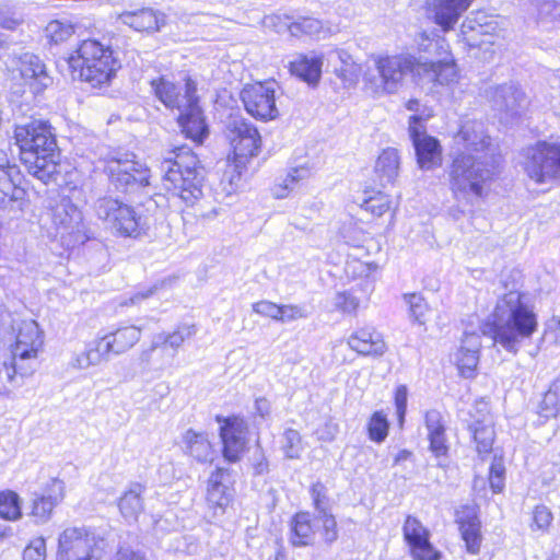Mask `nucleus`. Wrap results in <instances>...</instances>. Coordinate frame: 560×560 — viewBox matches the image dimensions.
I'll return each mask as SVG.
<instances>
[{"mask_svg": "<svg viewBox=\"0 0 560 560\" xmlns=\"http://www.w3.org/2000/svg\"><path fill=\"white\" fill-rule=\"evenodd\" d=\"M12 139L20 162L32 176L44 184L57 180L62 160L56 130L48 119L32 117L14 125Z\"/></svg>", "mask_w": 560, "mask_h": 560, "instance_id": "f257e3e1", "label": "nucleus"}, {"mask_svg": "<svg viewBox=\"0 0 560 560\" xmlns=\"http://www.w3.org/2000/svg\"><path fill=\"white\" fill-rule=\"evenodd\" d=\"M538 315L525 303V293L512 290L500 295L491 317L483 325V334L508 352L516 354L523 340L532 339L538 331Z\"/></svg>", "mask_w": 560, "mask_h": 560, "instance_id": "f03ea898", "label": "nucleus"}, {"mask_svg": "<svg viewBox=\"0 0 560 560\" xmlns=\"http://www.w3.org/2000/svg\"><path fill=\"white\" fill-rule=\"evenodd\" d=\"M66 62L73 79L97 92L108 90L122 68L115 47L96 37L80 39Z\"/></svg>", "mask_w": 560, "mask_h": 560, "instance_id": "7ed1b4c3", "label": "nucleus"}, {"mask_svg": "<svg viewBox=\"0 0 560 560\" xmlns=\"http://www.w3.org/2000/svg\"><path fill=\"white\" fill-rule=\"evenodd\" d=\"M161 182L165 192L194 206L203 195L205 167L199 154L188 144L173 145L161 161Z\"/></svg>", "mask_w": 560, "mask_h": 560, "instance_id": "20e7f679", "label": "nucleus"}, {"mask_svg": "<svg viewBox=\"0 0 560 560\" xmlns=\"http://www.w3.org/2000/svg\"><path fill=\"white\" fill-rule=\"evenodd\" d=\"M13 330L14 339L9 346L10 357L0 363V394L7 392L8 385L15 380L33 375V363L45 350V331L35 319H21Z\"/></svg>", "mask_w": 560, "mask_h": 560, "instance_id": "39448f33", "label": "nucleus"}, {"mask_svg": "<svg viewBox=\"0 0 560 560\" xmlns=\"http://www.w3.org/2000/svg\"><path fill=\"white\" fill-rule=\"evenodd\" d=\"M339 524L334 513L294 512L288 521V541L292 548L330 547L339 538Z\"/></svg>", "mask_w": 560, "mask_h": 560, "instance_id": "423d86ee", "label": "nucleus"}, {"mask_svg": "<svg viewBox=\"0 0 560 560\" xmlns=\"http://www.w3.org/2000/svg\"><path fill=\"white\" fill-rule=\"evenodd\" d=\"M382 250L381 242L373 236H365L347 256L343 273L348 282H358L359 291L365 301L370 300L374 289L375 276L381 266L373 256Z\"/></svg>", "mask_w": 560, "mask_h": 560, "instance_id": "0eeeda50", "label": "nucleus"}, {"mask_svg": "<svg viewBox=\"0 0 560 560\" xmlns=\"http://www.w3.org/2000/svg\"><path fill=\"white\" fill-rule=\"evenodd\" d=\"M96 212L97 218L118 237L137 240L147 234L148 224L142 214L117 198L100 199Z\"/></svg>", "mask_w": 560, "mask_h": 560, "instance_id": "6e6552de", "label": "nucleus"}, {"mask_svg": "<svg viewBox=\"0 0 560 560\" xmlns=\"http://www.w3.org/2000/svg\"><path fill=\"white\" fill-rule=\"evenodd\" d=\"M225 137L230 148L226 161L240 175L250 160L259 154L261 136L254 124L242 118L226 127Z\"/></svg>", "mask_w": 560, "mask_h": 560, "instance_id": "1a4fd4ad", "label": "nucleus"}, {"mask_svg": "<svg viewBox=\"0 0 560 560\" xmlns=\"http://www.w3.org/2000/svg\"><path fill=\"white\" fill-rule=\"evenodd\" d=\"M279 83L273 78L245 83L240 91V100L245 112L255 120L268 122L280 117L277 105Z\"/></svg>", "mask_w": 560, "mask_h": 560, "instance_id": "9d476101", "label": "nucleus"}, {"mask_svg": "<svg viewBox=\"0 0 560 560\" xmlns=\"http://www.w3.org/2000/svg\"><path fill=\"white\" fill-rule=\"evenodd\" d=\"M140 339V327L132 324L120 325L95 338L84 354L89 364H97L109 355H119L129 351Z\"/></svg>", "mask_w": 560, "mask_h": 560, "instance_id": "9b49d317", "label": "nucleus"}, {"mask_svg": "<svg viewBox=\"0 0 560 560\" xmlns=\"http://www.w3.org/2000/svg\"><path fill=\"white\" fill-rule=\"evenodd\" d=\"M450 189L454 197L471 191L477 197H483V184L492 176H483V170L477 159L468 153H458L450 164Z\"/></svg>", "mask_w": 560, "mask_h": 560, "instance_id": "f8f14e48", "label": "nucleus"}, {"mask_svg": "<svg viewBox=\"0 0 560 560\" xmlns=\"http://www.w3.org/2000/svg\"><path fill=\"white\" fill-rule=\"evenodd\" d=\"M219 423L221 455L225 463H240L248 452V423L241 415L215 416Z\"/></svg>", "mask_w": 560, "mask_h": 560, "instance_id": "ddd939ff", "label": "nucleus"}, {"mask_svg": "<svg viewBox=\"0 0 560 560\" xmlns=\"http://www.w3.org/2000/svg\"><path fill=\"white\" fill-rule=\"evenodd\" d=\"M101 539L84 527L66 528L58 539L57 560H101Z\"/></svg>", "mask_w": 560, "mask_h": 560, "instance_id": "4468645a", "label": "nucleus"}, {"mask_svg": "<svg viewBox=\"0 0 560 560\" xmlns=\"http://www.w3.org/2000/svg\"><path fill=\"white\" fill-rule=\"evenodd\" d=\"M153 95L168 110H178L187 103L199 97L198 83L190 74H185L180 81H174L162 74L150 81Z\"/></svg>", "mask_w": 560, "mask_h": 560, "instance_id": "2eb2a0df", "label": "nucleus"}, {"mask_svg": "<svg viewBox=\"0 0 560 560\" xmlns=\"http://www.w3.org/2000/svg\"><path fill=\"white\" fill-rule=\"evenodd\" d=\"M523 168L536 184L558 177L560 175V143L540 140L530 145Z\"/></svg>", "mask_w": 560, "mask_h": 560, "instance_id": "dca6fc26", "label": "nucleus"}, {"mask_svg": "<svg viewBox=\"0 0 560 560\" xmlns=\"http://www.w3.org/2000/svg\"><path fill=\"white\" fill-rule=\"evenodd\" d=\"M432 116V113H429L424 118L412 115L408 120V132L415 149L416 161L422 170H434L443 163V148L440 140L428 135L422 124L424 119Z\"/></svg>", "mask_w": 560, "mask_h": 560, "instance_id": "f3484780", "label": "nucleus"}, {"mask_svg": "<svg viewBox=\"0 0 560 560\" xmlns=\"http://www.w3.org/2000/svg\"><path fill=\"white\" fill-rule=\"evenodd\" d=\"M402 539L412 560H441L443 552L431 540V530L416 515H407L401 527Z\"/></svg>", "mask_w": 560, "mask_h": 560, "instance_id": "a211bd4d", "label": "nucleus"}, {"mask_svg": "<svg viewBox=\"0 0 560 560\" xmlns=\"http://www.w3.org/2000/svg\"><path fill=\"white\" fill-rule=\"evenodd\" d=\"M109 183L119 191L128 192L150 185V168L132 160H112L105 167Z\"/></svg>", "mask_w": 560, "mask_h": 560, "instance_id": "6ab92c4d", "label": "nucleus"}, {"mask_svg": "<svg viewBox=\"0 0 560 560\" xmlns=\"http://www.w3.org/2000/svg\"><path fill=\"white\" fill-rule=\"evenodd\" d=\"M16 80L23 92L42 94L52 79L45 62L34 52H23L16 57Z\"/></svg>", "mask_w": 560, "mask_h": 560, "instance_id": "aec40b11", "label": "nucleus"}, {"mask_svg": "<svg viewBox=\"0 0 560 560\" xmlns=\"http://www.w3.org/2000/svg\"><path fill=\"white\" fill-rule=\"evenodd\" d=\"M454 522L464 542L465 551L468 555L478 556L483 544L479 505L463 504L458 506L454 511Z\"/></svg>", "mask_w": 560, "mask_h": 560, "instance_id": "412c9836", "label": "nucleus"}, {"mask_svg": "<svg viewBox=\"0 0 560 560\" xmlns=\"http://www.w3.org/2000/svg\"><path fill=\"white\" fill-rule=\"evenodd\" d=\"M177 112L175 121L180 135L197 147L203 145L210 136V127L200 96Z\"/></svg>", "mask_w": 560, "mask_h": 560, "instance_id": "4be33fe9", "label": "nucleus"}, {"mask_svg": "<svg viewBox=\"0 0 560 560\" xmlns=\"http://www.w3.org/2000/svg\"><path fill=\"white\" fill-rule=\"evenodd\" d=\"M443 48V57L440 60L421 61L417 58L416 82L427 79L434 85H453L460 78L459 69L450 47Z\"/></svg>", "mask_w": 560, "mask_h": 560, "instance_id": "5701e85b", "label": "nucleus"}, {"mask_svg": "<svg viewBox=\"0 0 560 560\" xmlns=\"http://www.w3.org/2000/svg\"><path fill=\"white\" fill-rule=\"evenodd\" d=\"M375 67L381 78L382 90L386 93L395 92L407 73L416 81L415 56H378L375 59Z\"/></svg>", "mask_w": 560, "mask_h": 560, "instance_id": "b1692460", "label": "nucleus"}, {"mask_svg": "<svg viewBox=\"0 0 560 560\" xmlns=\"http://www.w3.org/2000/svg\"><path fill=\"white\" fill-rule=\"evenodd\" d=\"M365 198L362 200L361 209L370 214L371 223L386 231L392 224L399 206L398 198L377 190L374 187L364 189Z\"/></svg>", "mask_w": 560, "mask_h": 560, "instance_id": "393cba45", "label": "nucleus"}, {"mask_svg": "<svg viewBox=\"0 0 560 560\" xmlns=\"http://www.w3.org/2000/svg\"><path fill=\"white\" fill-rule=\"evenodd\" d=\"M229 470L223 467H217L207 480L206 505L213 516L223 515L235 501L234 481L224 483V476Z\"/></svg>", "mask_w": 560, "mask_h": 560, "instance_id": "a878e982", "label": "nucleus"}, {"mask_svg": "<svg viewBox=\"0 0 560 560\" xmlns=\"http://www.w3.org/2000/svg\"><path fill=\"white\" fill-rule=\"evenodd\" d=\"M66 497V486L63 480L51 478L36 494L31 502L30 516L36 523L48 522L55 509L62 502Z\"/></svg>", "mask_w": 560, "mask_h": 560, "instance_id": "bb28decb", "label": "nucleus"}, {"mask_svg": "<svg viewBox=\"0 0 560 560\" xmlns=\"http://www.w3.org/2000/svg\"><path fill=\"white\" fill-rule=\"evenodd\" d=\"M475 0H427L425 11L432 22L443 32L454 30L462 15Z\"/></svg>", "mask_w": 560, "mask_h": 560, "instance_id": "cd10ccee", "label": "nucleus"}, {"mask_svg": "<svg viewBox=\"0 0 560 560\" xmlns=\"http://www.w3.org/2000/svg\"><path fill=\"white\" fill-rule=\"evenodd\" d=\"M348 347L360 357L380 358L387 350L384 335L374 326L357 328L347 339Z\"/></svg>", "mask_w": 560, "mask_h": 560, "instance_id": "c85d7f7f", "label": "nucleus"}, {"mask_svg": "<svg viewBox=\"0 0 560 560\" xmlns=\"http://www.w3.org/2000/svg\"><path fill=\"white\" fill-rule=\"evenodd\" d=\"M481 346L476 332H465L454 353V365L459 377L474 380L478 375Z\"/></svg>", "mask_w": 560, "mask_h": 560, "instance_id": "c756f323", "label": "nucleus"}, {"mask_svg": "<svg viewBox=\"0 0 560 560\" xmlns=\"http://www.w3.org/2000/svg\"><path fill=\"white\" fill-rule=\"evenodd\" d=\"M119 18L125 25L142 34L160 32L167 24L165 13L152 8L125 11Z\"/></svg>", "mask_w": 560, "mask_h": 560, "instance_id": "7c9ffc66", "label": "nucleus"}, {"mask_svg": "<svg viewBox=\"0 0 560 560\" xmlns=\"http://www.w3.org/2000/svg\"><path fill=\"white\" fill-rule=\"evenodd\" d=\"M428 431L429 450L436 458H445L450 454V444L446 436V425L442 413L431 409L423 416Z\"/></svg>", "mask_w": 560, "mask_h": 560, "instance_id": "2f4dec72", "label": "nucleus"}, {"mask_svg": "<svg viewBox=\"0 0 560 560\" xmlns=\"http://www.w3.org/2000/svg\"><path fill=\"white\" fill-rule=\"evenodd\" d=\"M323 63L322 55L310 56L307 54H299L289 61L287 68L291 77L306 83L311 88H316L322 79Z\"/></svg>", "mask_w": 560, "mask_h": 560, "instance_id": "473e14b6", "label": "nucleus"}, {"mask_svg": "<svg viewBox=\"0 0 560 560\" xmlns=\"http://www.w3.org/2000/svg\"><path fill=\"white\" fill-rule=\"evenodd\" d=\"M25 177L14 164L0 165V201L24 200L27 196Z\"/></svg>", "mask_w": 560, "mask_h": 560, "instance_id": "72a5a7b5", "label": "nucleus"}, {"mask_svg": "<svg viewBox=\"0 0 560 560\" xmlns=\"http://www.w3.org/2000/svg\"><path fill=\"white\" fill-rule=\"evenodd\" d=\"M183 442L185 453L197 463L211 464L213 462L215 447L207 432L188 429L183 435Z\"/></svg>", "mask_w": 560, "mask_h": 560, "instance_id": "f704fd0d", "label": "nucleus"}, {"mask_svg": "<svg viewBox=\"0 0 560 560\" xmlns=\"http://www.w3.org/2000/svg\"><path fill=\"white\" fill-rule=\"evenodd\" d=\"M144 490L145 487L142 483H132L117 500L119 513L129 524L138 523L139 517L144 513L142 497Z\"/></svg>", "mask_w": 560, "mask_h": 560, "instance_id": "c9c22d12", "label": "nucleus"}, {"mask_svg": "<svg viewBox=\"0 0 560 560\" xmlns=\"http://www.w3.org/2000/svg\"><path fill=\"white\" fill-rule=\"evenodd\" d=\"M472 442L478 455L485 459L493 451L495 432L491 417L477 420L471 425Z\"/></svg>", "mask_w": 560, "mask_h": 560, "instance_id": "e433bc0d", "label": "nucleus"}, {"mask_svg": "<svg viewBox=\"0 0 560 560\" xmlns=\"http://www.w3.org/2000/svg\"><path fill=\"white\" fill-rule=\"evenodd\" d=\"M399 153L397 149L386 148L377 156L374 165L375 182L393 183L399 170Z\"/></svg>", "mask_w": 560, "mask_h": 560, "instance_id": "4c0bfd02", "label": "nucleus"}, {"mask_svg": "<svg viewBox=\"0 0 560 560\" xmlns=\"http://www.w3.org/2000/svg\"><path fill=\"white\" fill-rule=\"evenodd\" d=\"M44 37L49 46H59L75 34V25L60 20H50L44 27Z\"/></svg>", "mask_w": 560, "mask_h": 560, "instance_id": "58836bf2", "label": "nucleus"}, {"mask_svg": "<svg viewBox=\"0 0 560 560\" xmlns=\"http://www.w3.org/2000/svg\"><path fill=\"white\" fill-rule=\"evenodd\" d=\"M75 214H79V209L69 198H62L49 207L50 220L55 228L69 226Z\"/></svg>", "mask_w": 560, "mask_h": 560, "instance_id": "ea45409f", "label": "nucleus"}, {"mask_svg": "<svg viewBox=\"0 0 560 560\" xmlns=\"http://www.w3.org/2000/svg\"><path fill=\"white\" fill-rule=\"evenodd\" d=\"M22 501L11 489L0 491V520L16 522L22 517Z\"/></svg>", "mask_w": 560, "mask_h": 560, "instance_id": "a19ab883", "label": "nucleus"}, {"mask_svg": "<svg viewBox=\"0 0 560 560\" xmlns=\"http://www.w3.org/2000/svg\"><path fill=\"white\" fill-rule=\"evenodd\" d=\"M390 423L383 410L373 411L366 422V435L370 441L381 444L389 434Z\"/></svg>", "mask_w": 560, "mask_h": 560, "instance_id": "79ce46f5", "label": "nucleus"}, {"mask_svg": "<svg viewBox=\"0 0 560 560\" xmlns=\"http://www.w3.org/2000/svg\"><path fill=\"white\" fill-rule=\"evenodd\" d=\"M457 137L470 152L488 151L491 139L487 135H479L471 127L464 125L457 131Z\"/></svg>", "mask_w": 560, "mask_h": 560, "instance_id": "37998d69", "label": "nucleus"}, {"mask_svg": "<svg viewBox=\"0 0 560 560\" xmlns=\"http://www.w3.org/2000/svg\"><path fill=\"white\" fill-rule=\"evenodd\" d=\"M506 468L502 455H494L489 467L488 483L494 494L503 493L505 489Z\"/></svg>", "mask_w": 560, "mask_h": 560, "instance_id": "c03bdc74", "label": "nucleus"}, {"mask_svg": "<svg viewBox=\"0 0 560 560\" xmlns=\"http://www.w3.org/2000/svg\"><path fill=\"white\" fill-rule=\"evenodd\" d=\"M366 302L362 293L358 296L353 289L343 290L336 294L335 307L343 314H357L361 304Z\"/></svg>", "mask_w": 560, "mask_h": 560, "instance_id": "a18cd8bd", "label": "nucleus"}, {"mask_svg": "<svg viewBox=\"0 0 560 560\" xmlns=\"http://www.w3.org/2000/svg\"><path fill=\"white\" fill-rule=\"evenodd\" d=\"M553 515L544 504L535 505L532 511L529 527L533 532L546 533L552 525Z\"/></svg>", "mask_w": 560, "mask_h": 560, "instance_id": "49530a36", "label": "nucleus"}, {"mask_svg": "<svg viewBox=\"0 0 560 560\" xmlns=\"http://www.w3.org/2000/svg\"><path fill=\"white\" fill-rule=\"evenodd\" d=\"M312 505L318 514L329 513L327 508L330 504V498L326 485L322 481L313 482L308 488Z\"/></svg>", "mask_w": 560, "mask_h": 560, "instance_id": "de8ad7c7", "label": "nucleus"}, {"mask_svg": "<svg viewBox=\"0 0 560 560\" xmlns=\"http://www.w3.org/2000/svg\"><path fill=\"white\" fill-rule=\"evenodd\" d=\"M537 412L544 419L556 418L560 413V398L557 390L548 389L542 395Z\"/></svg>", "mask_w": 560, "mask_h": 560, "instance_id": "09e8293b", "label": "nucleus"}, {"mask_svg": "<svg viewBox=\"0 0 560 560\" xmlns=\"http://www.w3.org/2000/svg\"><path fill=\"white\" fill-rule=\"evenodd\" d=\"M393 402L396 409V420L399 428L405 424L407 404H408V387L404 384L395 387L393 393Z\"/></svg>", "mask_w": 560, "mask_h": 560, "instance_id": "8fccbe9b", "label": "nucleus"}, {"mask_svg": "<svg viewBox=\"0 0 560 560\" xmlns=\"http://www.w3.org/2000/svg\"><path fill=\"white\" fill-rule=\"evenodd\" d=\"M361 72V67L351 58H347L342 60V65L340 68L335 70L336 75L342 80L343 83H354L359 79V74Z\"/></svg>", "mask_w": 560, "mask_h": 560, "instance_id": "3c124183", "label": "nucleus"}, {"mask_svg": "<svg viewBox=\"0 0 560 560\" xmlns=\"http://www.w3.org/2000/svg\"><path fill=\"white\" fill-rule=\"evenodd\" d=\"M23 560H46V542L44 538L32 539L23 550Z\"/></svg>", "mask_w": 560, "mask_h": 560, "instance_id": "603ef678", "label": "nucleus"}, {"mask_svg": "<svg viewBox=\"0 0 560 560\" xmlns=\"http://www.w3.org/2000/svg\"><path fill=\"white\" fill-rule=\"evenodd\" d=\"M278 311V322L280 323L293 322L307 316L305 310L295 304H279Z\"/></svg>", "mask_w": 560, "mask_h": 560, "instance_id": "864d4df0", "label": "nucleus"}, {"mask_svg": "<svg viewBox=\"0 0 560 560\" xmlns=\"http://www.w3.org/2000/svg\"><path fill=\"white\" fill-rule=\"evenodd\" d=\"M541 341L551 346L560 345V317H551L545 324Z\"/></svg>", "mask_w": 560, "mask_h": 560, "instance_id": "5fc2aeb1", "label": "nucleus"}, {"mask_svg": "<svg viewBox=\"0 0 560 560\" xmlns=\"http://www.w3.org/2000/svg\"><path fill=\"white\" fill-rule=\"evenodd\" d=\"M278 305L279 304H277L275 302L261 300V301L255 302L252 305V310H253V312H255L256 314H258L262 317H268L275 322H278V313H279Z\"/></svg>", "mask_w": 560, "mask_h": 560, "instance_id": "6e6d98bb", "label": "nucleus"}, {"mask_svg": "<svg viewBox=\"0 0 560 560\" xmlns=\"http://www.w3.org/2000/svg\"><path fill=\"white\" fill-rule=\"evenodd\" d=\"M115 560H147V557L141 551L120 547L116 552Z\"/></svg>", "mask_w": 560, "mask_h": 560, "instance_id": "4d7b16f0", "label": "nucleus"}, {"mask_svg": "<svg viewBox=\"0 0 560 560\" xmlns=\"http://www.w3.org/2000/svg\"><path fill=\"white\" fill-rule=\"evenodd\" d=\"M23 20L18 16H7L0 21V27L7 31H15L21 24Z\"/></svg>", "mask_w": 560, "mask_h": 560, "instance_id": "13d9d810", "label": "nucleus"}, {"mask_svg": "<svg viewBox=\"0 0 560 560\" xmlns=\"http://www.w3.org/2000/svg\"><path fill=\"white\" fill-rule=\"evenodd\" d=\"M412 457V452L409 451V450H401L399 451L395 458H394V463L395 464H398L399 462H402V460H408Z\"/></svg>", "mask_w": 560, "mask_h": 560, "instance_id": "bf43d9fd", "label": "nucleus"}, {"mask_svg": "<svg viewBox=\"0 0 560 560\" xmlns=\"http://www.w3.org/2000/svg\"><path fill=\"white\" fill-rule=\"evenodd\" d=\"M267 469H268V462L266 458H262L254 464V470H255V474H257V475L264 474L265 471H267Z\"/></svg>", "mask_w": 560, "mask_h": 560, "instance_id": "052dcab7", "label": "nucleus"}, {"mask_svg": "<svg viewBox=\"0 0 560 560\" xmlns=\"http://www.w3.org/2000/svg\"><path fill=\"white\" fill-rule=\"evenodd\" d=\"M420 102L417 98H410L406 102L405 107L408 110L417 112L419 109Z\"/></svg>", "mask_w": 560, "mask_h": 560, "instance_id": "680f3d73", "label": "nucleus"}, {"mask_svg": "<svg viewBox=\"0 0 560 560\" xmlns=\"http://www.w3.org/2000/svg\"><path fill=\"white\" fill-rule=\"evenodd\" d=\"M291 450H292V444L289 445V450L287 451L288 456L291 458H296L299 456L298 453H293V452H291Z\"/></svg>", "mask_w": 560, "mask_h": 560, "instance_id": "e2e57ef3", "label": "nucleus"}, {"mask_svg": "<svg viewBox=\"0 0 560 560\" xmlns=\"http://www.w3.org/2000/svg\"><path fill=\"white\" fill-rule=\"evenodd\" d=\"M275 560H287V556L283 552H277Z\"/></svg>", "mask_w": 560, "mask_h": 560, "instance_id": "0e129e2a", "label": "nucleus"}, {"mask_svg": "<svg viewBox=\"0 0 560 560\" xmlns=\"http://www.w3.org/2000/svg\"><path fill=\"white\" fill-rule=\"evenodd\" d=\"M8 536V532L0 528V541L3 540Z\"/></svg>", "mask_w": 560, "mask_h": 560, "instance_id": "69168bd1", "label": "nucleus"}, {"mask_svg": "<svg viewBox=\"0 0 560 560\" xmlns=\"http://www.w3.org/2000/svg\"><path fill=\"white\" fill-rule=\"evenodd\" d=\"M4 47V42L0 38V50Z\"/></svg>", "mask_w": 560, "mask_h": 560, "instance_id": "338daca9", "label": "nucleus"}]
</instances>
